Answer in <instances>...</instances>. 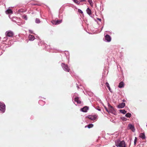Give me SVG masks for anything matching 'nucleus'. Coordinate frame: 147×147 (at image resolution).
Returning <instances> with one entry per match:
<instances>
[{
    "instance_id": "obj_8",
    "label": "nucleus",
    "mask_w": 147,
    "mask_h": 147,
    "mask_svg": "<svg viewBox=\"0 0 147 147\" xmlns=\"http://www.w3.org/2000/svg\"><path fill=\"white\" fill-rule=\"evenodd\" d=\"M89 107L87 106H85L83 108L80 109V111L84 113H86L87 112L88 110Z\"/></svg>"
},
{
    "instance_id": "obj_40",
    "label": "nucleus",
    "mask_w": 147,
    "mask_h": 147,
    "mask_svg": "<svg viewBox=\"0 0 147 147\" xmlns=\"http://www.w3.org/2000/svg\"><path fill=\"white\" fill-rule=\"evenodd\" d=\"M100 9L101 11H103L104 9H103V7L102 5V6H101V5L100 6Z\"/></svg>"
},
{
    "instance_id": "obj_58",
    "label": "nucleus",
    "mask_w": 147,
    "mask_h": 147,
    "mask_svg": "<svg viewBox=\"0 0 147 147\" xmlns=\"http://www.w3.org/2000/svg\"><path fill=\"white\" fill-rule=\"evenodd\" d=\"M3 53L2 51L1 53L0 54V56Z\"/></svg>"
},
{
    "instance_id": "obj_29",
    "label": "nucleus",
    "mask_w": 147,
    "mask_h": 147,
    "mask_svg": "<svg viewBox=\"0 0 147 147\" xmlns=\"http://www.w3.org/2000/svg\"><path fill=\"white\" fill-rule=\"evenodd\" d=\"M62 21V19L60 20H56V22L57 23V24H58L61 23Z\"/></svg>"
},
{
    "instance_id": "obj_50",
    "label": "nucleus",
    "mask_w": 147,
    "mask_h": 147,
    "mask_svg": "<svg viewBox=\"0 0 147 147\" xmlns=\"http://www.w3.org/2000/svg\"><path fill=\"white\" fill-rule=\"evenodd\" d=\"M122 101L123 102H126V100L125 99H123L122 100Z\"/></svg>"
},
{
    "instance_id": "obj_32",
    "label": "nucleus",
    "mask_w": 147,
    "mask_h": 147,
    "mask_svg": "<svg viewBox=\"0 0 147 147\" xmlns=\"http://www.w3.org/2000/svg\"><path fill=\"white\" fill-rule=\"evenodd\" d=\"M73 1L76 3L79 4H80V2L77 0H72Z\"/></svg>"
},
{
    "instance_id": "obj_30",
    "label": "nucleus",
    "mask_w": 147,
    "mask_h": 147,
    "mask_svg": "<svg viewBox=\"0 0 147 147\" xmlns=\"http://www.w3.org/2000/svg\"><path fill=\"white\" fill-rule=\"evenodd\" d=\"M18 13H22L24 12H25V11H23V10L22 9H19L18 10Z\"/></svg>"
},
{
    "instance_id": "obj_3",
    "label": "nucleus",
    "mask_w": 147,
    "mask_h": 147,
    "mask_svg": "<svg viewBox=\"0 0 147 147\" xmlns=\"http://www.w3.org/2000/svg\"><path fill=\"white\" fill-rule=\"evenodd\" d=\"M98 115L97 114L94 115H88L86 117V118L89 119L92 121H94L97 119Z\"/></svg>"
},
{
    "instance_id": "obj_12",
    "label": "nucleus",
    "mask_w": 147,
    "mask_h": 147,
    "mask_svg": "<svg viewBox=\"0 0 147 147\" xmlns=\"http://www.w3.org/2000/svg\"><path fill=\"white\" fill-rule=\"evenodd\" d=\"M5 13L7 14H9L13 13V12L12 10L9 7L8 9L5 11Z\"/></svg>"
},
{
    "instance_id": "obj_39",
    "label": "nucleus",
    "mask_w": 147,
    "mask_h": 147,
    "mask_svg": "<svg viewBox=\"0 0 147 147\" xmlns=\"http://www.w3.org/2000/svg\"><path fill=\"white\" fill-rule=\"evenodd\" d=\"M105 85L106 86L107 88H108L109 87H110L109 85V83L108 82H106L105 83Z\"/></svg>"
},
{
    "instance_id": "obj_37",
    "label": "nucleus",
    "mask_w": 147,
    "mask_h": 147,
    "mask_svg": "<svg viewBox=\"0 0 147 147\" xmlns=\"http://www.w3.org/2000/svg\"><path fill=\"white\" fill-rule=\"evenodd\" d=\"M15 22L19 26H20L22 25V23L21 22H17L16 21H15Z\"/></svg>"
},
{
    "instance_id": "obj_17",
    "label": "nucleus",
    "mask_w": 147,
    "mask_h": 147,
    "mask_svg": "<svg viewBox=\"0 0 147 147\" xmlns=\"http://www.w3.org/2000/svg\"><path fill=\"white\" fill-rule=\"evenodd\" d=\"M86 11L87 13L90 16L92 14V11L89 8V7H88L86 10Z\"/></svg>"
},
{
    "instance_id": "obj_1",
    "label": "nucleus",
    "mask_w": 147,
    "mask_h": 147,
    "mask_svg": "<svg viewBox=\"0 0 147 147\" xmlns=\"http://www.w3.org/2000/svg\"><path fill=\"white\" fill-rule=\"evenodd\" d=\"M115 146L117 147H127L125 142L124 140L121 141L117 140L115 141Z\"/></svg>"
},
{
    "instance_id": "obj_23",
    "label": "nucleus",
    "mask_w": 147,
    "mask_h": 147,
    "mask_svg": "<svg viewBox=\"0 0 147 147\" xmlns=\"http://www.w3.org/2000/svg\"><path fill=\"white\" fill-rule=\"evenodd\" d=\"M35 22V23L36 24H39L40 23V20L39 19L37 18L36 19Z\"/></svg>"
},
{
    "instance_id": "obj_49",
    "label": "nucleus",
    "mask_w": 147,
    "mask_h": 147,
    "mask_svg": "<svg viewBox=\"0 0 147 147\" xmlns=\"http://www.w3.org/2000/svg\"><path fill=\"white\" fill-rule=\"evenodd\" d=\"M39 98H43L44 99H45V98H44V97H42V96H39Z\"/></svg>"
},
{
    "instance_id": "obj_14",
    "label": "nucleus",
    "mask_w": 147,
    "mask_h": 147,
    "mask_svg": "<svg viewBox=\"0 0 147 147\" xmlns=\"http://www.w3.org/2000/svg\"><path fill=\"white\" fill-rule=\"evenodd\" d=\"M29 40L30 41H33L35 39L34 36L32 35L29 34L28 36Z\"/></svg>"
},
{
    "instance_id": "obj_10",
    "label": "nucleus",
    "mask_w": 147,
    "mask_h": 147,
    "mask_svg": "<svg viewBox=\"0 0 147 147\" xmlns=\"http://www.w3.org/2000/svg\"><path fill=\"white\" fill-rule=\"evenodd\" d=\"M109 113H111L115 115H117V112H116L115 109L113 107H112V108L109 109Z\"/></svg>"
},
{
    "instance_id": "obj_42",
    "label": "nucleus",
    "mask_w": 147,
    "mask_h": 147,
    "mask_svg": "<svg viewBox=\"0 0 147 147\" xmlns=\"http://www.w3.org/2000/svg\"><path fill=\"white\" fill-rule=\"evenodd\" d=\"M14 19H17V18L16 17H13L12 20V21H13V22H15V20H14Z\"/></svg>"
},
{
    "instance_id": "obj_57",
    "label": "nucleus",
    "mask_w": 147,
    "mask_h": 147,
    "mask_svg": "<svg viewBox=\"0 0 147 147\" xmlns=\"http://www.w3.org/2000/svg\"><path fill=\"white\" fill-rule=\"evenodd\" d=\"M130 142H131V138H130ZM131 144V142H130V144H129V146Z\"/></svg>"
},
{
    "instance_id": "obj_15",
    "label": "nucleus",
    "mask_w": 147,
    "mask_h": 147,
    "mask_svg": "<svg viewBox=\"0 0 147 147\" xmlns=\"http://www.w3.org/2000/svg\"><path fill=\"white\" fill-rule=\"evenodd\" d=\"M139 137L143 140L146 138V136L144 133H141L139 135Z\"/></svg>"
},
{
    "instance_id": "obj_43",
    "label": "nucleus",
    "mask_w": 147,
    "mask_h": 147,
    "mask_svg": "<svg viewBox=\"0 0 147 147\" xmlns=\"http://www.w3.org/2000/svg\"><path fill=\"white\" fill-rule=\"evenodd\" d=\"M108 89H109V90L110 91V92H112V90H111V88H110V87H109L108 88H107Z\"/></svg>"
},
{
    "instance_id": "obj_6",
    "label": "nucleus",
    "mask_w": 147,
    "mask_h": 147,
    "mask_svg": "<svg viewBox=\"0 0 147 147\" xmlns=\"http://www.w3.org/2000/svg\"><path fill=\"white\" fill-rule=\"evenodd\" d=\"M5 34L6 36L12 37L14 35V33L11 30H8L6 32Z\"/></svg>"
},
{
    "instance_id": "obj_18",
    "label": "nucleus",
    "mask_w": 147,
    "mask_h": 147,
    "mask_svg": "<svg viewBox=\"0 0 147 147\" xmlns=\"http://www.w3.org/2000/svg\"><path fill=\"white\" fill-rule=\"evenodd\" d=\"M124 86V83L123 82H120L119 84L118 87L119 88H123Z\"/></svg>"
},
{
    "instance_id": "obj_11",
    "label": "nucleus",
    "mask_w": 147,
    "mask_h": 147,
    "mask_svg": "<svg viewBox=\"0 0 147 147\" xmlns=\"http://www.w3.org/2000/svg\"><path fill=\"white\" fill-rule=\"evenodd\" d=\"M125 106V104L124 102H121L119 104L117 107L118 109H122Z\"/></svg>"
},
{
    "instance_id": "obj_13",
    "label": "nucleus",
    "mask_w": 147,
    "mask_h": 147,
    "mask_svg": "<svg viewBox=\"0 0 147 147\" xmlns=\"http://www.w3.org/2000/svg\"><path fill=\"white\" fill-rule=\"evenodd\" d=\"M75 101L76 102L77 104H80L81 103V101L79 100V97H76L74 99Z\"/></svg>"
},
{
    "instance_id": "obj_56",
    "label": "nucleus",
    "mask_w": 147,
    "mask_h": 147,
    "mask_svg": "<svg viewBox=\"0 0 147 147\" xmlns=\"http://www.w3.org/2000/svg\"><path fill=\"white\" fill-rule=\"evenodd\" d=\"M105 70H104V72L103 73V74H105Z\"/></svg>"
},
{
    "instance_id": "obj_19",
    "label": "nucleus",
    "mask_w": 147,
    "mask_h": 147,
    "mask_svg": "<svg viewBox=\"0 0 147 147\" xmlns=\"http://www.w3.org/2000/svg\"><path fill=\"white\" fill-rule=\"evenodd\" d=\"M93 126H94L93 124L91 123V124H89L87 125L85 127V128L87 127L88 128L90 129V128L93 127Z\"/></svg>"
},
{
    "instance_id": "obj_62",
    "label": "nucleus",
    "mask_w": 147,
    "mask_h": 147,
    "mask_svg": "<svg viewBox=\"0 0 147 147\" xmlns=\"http://www.w3.org/2000/svg\"><path fill=\"white\" fill-rule=\"evenodd\" d=\"M94 20H95V21L96 22V21L95 19L94 18Z\"/></svg>"
},
{
    "instance_id": "obj_27",
    "label": "nucleus",
    "mask_w": 147,
    "mask_h": 147,
    "mask_svg": "<svg viewBox=\"0 0 147 147\" xmlns=\"http://www.w3.org/2000/svg\"><path fill=\"white\" fill-rule=\"evenodd\" d=\"M137 141V138L136 137H135V139L134 141V145L136 146V142Z\"/></svg>"
},
{
    "instance_id": "obj_34",
    "label": "nucleus",
    "mask_w": 147,
    "mask_h": 147,
    "mask_svg": "<svg viewBox=\"0 0 147 147\" xmlns=\"http://www.w3.org/2000/svg\"><path fill=\"white\" fill-rule=\"evenodd\" d=\"M61 13L60 12H59V18H63L62 15H61Z\"/></svg>"
},
{
    "instance_id": "obj_20",
    "label": "nucleus",
    "mask_w": 147,
    "mask_h": 147,
    "mask_svg": "<svg viewBox=\"0 0 147 147\" xmlns=\"http://www.w3.org/2000/svg\"><path fill=\"white\" fill-rule=\"evenodd\" d=\"M39 40V41L38 43V45L39 46H42L43 47H44V46L43 45V44L45 43H44V42L42 41H40V40Z\"/></svg>"
},
{
    "instance_id": "obj_26",
    "label": "nucleus",
    "mask_w": 147,
    "mask_h": 147,
    "mask_svg": "<svg viewBox=\"0 0 147 147\" xmlns=\"http://www.w3.org/2000/svg\"><path fill=\"white\" fill-rule=\"evenodd\" d=\"M120 118L123 121H126L127 120V119L125 117H121Z\"/></svg>"
},
{
    "instance_id": "obj_4",
    "label": "nucleus",
    "mask_w": 147,
    "mask_h": 147,
    "mask_svg": "<svg viewBox=\"0 0 147 147\" xmlns=\"http://www.w3.org/2000/svg\"><path fill=\"white\" fill-rule=\"evenodd\" d=\"M5 111V105L3 102H0V111L3 113Z\"/></svg>"
},
{
    "instance_id": "obj_25",
    "label": "nucleus",
    "mask_w": 147,
    "mask_h": 147,
    "mask_svg": "<svg viewBox=\"0 0 147 147\" xmlns=\"http://www.w3.org/2000/svg\"><path fill=\"white\" fill-rule=\"evenodd\" d=\"M88 2L89 3L90 5L91 6H93V3L92 1V0H88Z\"/></svg>"
},
{
    "instance_id": "obj_47",
    "label": "nucleus",
    "mask_w": 147,
    "mask_h": 147,
    "mask_svg": "<svg viewBox=\"0 0 147 147\" xmlns=\"http://www.w3.org/2000/svg\"><path fill=\"white\" fill-rule=\"evenodd\" d=\"M96 19L98 20H99L100 22H101V19L100 18H97Z\"/></svg>"
},
{
    "instance_id": "obj_31",
    "label": "nucleus",
    "mask_w": 147,
    "mask_h": 147,
    "mask_svg": "<svg viewBox=\"0 0 147 147\" xmlns=\"http://www.w3.org/2000/svg\"><path fill=\"white\" fill-rule=\"evenodd\" d=\"M94 108H95V109H96V110H98V111H100L101 110L100 107L98 106H96V107H95Z\"/></svg>"
},
{
    "instance_id": "obj_59",
    "label": "nucleus",
    "mask_w": 147,
    "mask_h": 147,
    "mask_svg": "<svg viewBox=\"0 0 147 147\" xmlns=\"http://www.w3.org/2000/svg\"><path fill=\"white\" fill-rule=\"evenodd\" d=\"M9 18H11V16L10 15H9Z\"/></svg>"
},
{
    "instance_id": "obj_53",
    "label": "nucleus",
    "mask_w": 147,
    "mask_h": 147,
    "mask_svg": "<svg viewBox=\"0 0 147 147\" xmlns=\"http://www.w3.org/2000/svg\"><path fill=\"white\" fill-rule=\"evenodd\" d=\"M36 38H38V39L39 40H40V39L39 37L38 36H36Z\"/></svg>"
},
{
    "instance_id": "obj_36",
    "label": "nucleus",
    "mask_w": 147,
    "mask_h": 147,
    "mask_svg": "<svg viewBox=\"0 0 147 147\" xmlns=\"http://www.w3.org/2000/svg\"><path fill=\"white\" fill-rule=\"evenodd\" d=\"M7 36L4 37L3 39V42L5 41L8 39Z\"/></svg>"
},
{
    "instance_id": "obj_46",
    "label": "nucleus",
    "mask_w": 147,
    "mask_h": 147,
    "mask_svg": "<svg viewBox=\"0 0 147 147\" xmlns=\"http://www.w3.org/2000/svg\"><path fill=\"white\" fill-rule=\"evenodd\" d=\"M79 1L80 2V3L82 2H86V0H79Z\"/></svg>"
},
{
    "instance_id": "obj_24",
    "label": "nucleus",
    "mask_w": 147,
    "mask_h": 147,
    "mask_svg": "<svg viewBox=\"0 0 147 147\" xmlns=\"http://www.w3.org/2000/svg\"><path fill=\"white\" fill-rule=\"evenodd\" d=\"M22 18L23 19H24L25 20H28L27 16L26 15L24 14L22 16Z\"/></svg>"
},
{
    "instance_id": "obj_9",
    "label": "nucleus",
    "mask_w": 147,
    "mask_h": 147,
    "mask_svg": "<svg viewBox=\"0 0 147 147\" xmlns=\"http://www.w3.org/2000/svg\"><path fill=\"white\" fill-rule=\"evenodd\" d=\"M43 45L44 46V47H45V48L44 49L46 51H49L50 52V50L51 48L50 47V45H48L46 44H44Z\"/></svg>"
},
{
    "instance_id": "obj_55",
    "label": "nucleus",
    "mask_w": 147,
    "mask_h": 147,
    "mask_svg": "<svg viewBox=\"0 0 147 147\" xmlns=\"http://www.w3.org/2000/svg\"><path fill=\"white\" fill-rule=\"evenodd\" d=\"M30 33H33V32L32 31H31V30H29Z\"/></svg>"
},
{
    "instance_id": "obj_60",
    "label": "nucleus",
    "mask_w": 147,
    "mask_h": 147,
    "mask_svg": "<svg viewBox=\"0 0 147 147\" xmlns=\"http://www.w3.org/2000/svg\"><path fill=\"white\" fill-rule=\"evenodd\" d=\"M103 26H102V28H101V30H102V28H103Z\"/></svg>"
},
{
    "instance_id": "obj_38",
    "label": "nucleus",
    "mask_w": 147,
    "mask_h": 147,
    "mask_svg": "<svg viewBox=\"0 0 147 147\" xmlns=\"http://www.w3.org/2000/svg\"><path fill=\"white\" fill-rule=\"evenodd\" d=\"M104 108H105V109L106 111L108 112L109 113V110H108L107 108L105 106H104Z\"/></svg>"
},
{
    "instance_id": "obj_33",
    "label": "nucleus",
    "mask_w": 147,
    "mask_h": 147,
    "mask_svg": "<svg viewBox=\"0 0 147 147\" xmlns=\"http://www.w3.org/2000/svg\"><path fill=\"white\" fill-rule=\"evenodd\" d=\"M66 59L67 60H68V61H69V53H68L67 54V55H66Z\"/></svg>"
},
{
    "instance_id": "obj_48",
    "label": "nucleus",
    "mask_w": 147,
    "mask_h": 147,
    "mask_svg": "<svg viewBox=\"0 0 147 147\" xmlns=\"http://www.w3.org/2000/svg\"><path fill=\"white\" fill-rule=\"evenodd\" d=\"M90 16L92 18H94V15H92Z\"/></svg>"
},
{
    "instance_id": "obj_16",
    "label": "nucleus",
    "mask_w": 147,
    "mask_h": 147,
    "mask_svg": "<svg viewBox=\"0 0 147 147\" xmlns=\"http://www.w3.org/2000/svg\"><path fill=\"white\" fill-rule=\"evenodd\" d=\"M38 103L41 106H43L45 104V102L42 100H40L38 101Z\"/></svg>"
},
{
    "instance_id": "obj_7",
    "label": "nucleus",
    "mask_w": 147,
    "mask_h": 147,
    "mask_svg": "<svg viewBox=\"0 0 147 147\" xmlns=\"http://www.w3.org/2000/svg\"><path fill=\"white\" fill-rule=\"evenodd\" d=\"M127 128L128 129L131 130L133 132H134L135 130L134 125L131 123L128 124Z\"/></svg>"
},
{
    "instance_id": "obj_41",
    "label": "nucleus",
    "mask_w": 147,
    "mask_h": 147,
    "mask_svg": "<svg viewBox=\"0 0 147 147\" xmlns=\"http://www.w3.org/2000/svg\"><path fill=\"white\" fill-rule=\"evenodd\" d=\"M108 107H109V109H110L111 108H112L113 107L112 106L110 105L109 103L108 104Z\"/></svg>"
},
{
    "instance_id": "obj_61",
    "label": "nucleus",
    "mask_w": 147,
    "mask_h": 147,
    "mask_svg": "<svg viewBox=\"0 0 147 147\" xmlns=\"http://www.w3.org/2000/svg\"><path fill=\"white\" fill-rule=\"evenodd\" d=\"M126 108H127V109H129V108L128 107H126Z\"/></svg>"
},
{
    "instance_id": "obj_45",
    "label": "nucleus",
    "mask_w": 147,
    "mask_h": 147,
    "mask_svg": "<svg viewBox=\"0 0 147 147\" xmlns=\"http://www.w3.org/2000/svg\"><path fill=\"white\" fill-rule=\"evenodd\" d=\"M32 5H41L40 4H36V3H34V4H33Z\"/></svg>"
},
{
    "instance_id": "obj_51",
    "label": "nucleus",
    "mask_w": 147,
    "mask_h": 147,
    "mask_svg": "<svg viewBox=\"0 0 147 147\" xmlns=\"http://www.w3.org/2000/svg\"><path fill=\"white\" fill-rule=\"evenodd\" d=\"M76 84V85H77V88L78 89L79 88V86H78V85L77 83Z\"/></svg>"
},
{
    "instance_id": "obj_35",
    "label": "nucleus",
    "mask_w": 147,
    "mask_h": 147,
    "mask_svg": "<svg viewBox=\"0 0 147 147\" xmlns=\"http://www.w3.org/2000/svg\"><path fill=\"white\" fill-rule=\"evenodd\" d=\"M78 11L79 13L81 14H83V11L80 9H78Z\"/></svg>"
},
{
    "instance_id": "obj_21",
    "label": "nucleus",
    "mask_w": 147,
    "mask_h": 147,
    "mask_svg": "<svg viewBox=\"0 0 147 147\" xmlns=\"http://www.w3.org/2000/svg\"><path fill=\"white\" fill-rule=\"evenodd\" d=\"M119 111L120 113L123 114H125L127 113V111H125V109L120 110Z\"/></svg>"
},
{
    "instance_id": "obj_44",
    "label": "nucleus",
    "mask_w": 147,
    "mask_h": 147,
    "mask_svg": "<svg viewBox=\"0 0 147 147\" xmlns=\"http://www.w3.org/2000/svg\"><path fill=\"white\" fill-rule=\"evenodd\" d=\"M104 84H105V83L104 81L101 82V85L102 86H103L104 85Z\"/></svg>"
},
{
    "instance_id": "obj_28",
    "label": "nucleus",
    "mask_w": 147,
    "mask_h": 147,
    "mask_svg": "<svg viewBox=\"0 0 147 147\" xmlns=\"http://www.w3.org/2000/svg\"><path fill=\"white\" fill-rule=\"evenodd\" d=\"M51 23L53 25H57L56 21L53 20L51 21Z\"/></svg>"
},
{
    "instance_id": "obj_5",
    "label": "nucleus",
    "mask_w": 147,
    "mask_h": 147,
    "mask_svg": "<svg viewBox=\"0 0 147 147\" xmlns=\"http://www.w3.org/2000/svg\"><path fill=\"white\" fill-rule=\"evenodd\" d=\"M111 40V36L109 34H107L105 35L104 41L107 42H110Z\"/></svg>"
},
{
    "instance_id": "obj_54",
    "label": "nucleus",
    "mask_w": 147,
    "mask_h": 147,
    "mask_svg": "<svg viewBox=\"0 0 147 147\" xmlns=\"http://www.w3.org/2000/svg\"><path fill=\"white\" fill-rule=\"evenodd\" d=\"M36 10L39 12L40 14V15H41V12L39 10H38L37 9H36Z\"/></svg>"
},
{
    "instance_id": "obj_22",
    "label": "nucleus",
    "mask_w": 147,
    "mask_h": 147,
    "mask_svg": "<svg viewBox=\"0 0 147 147\" xmlns=\"http://www.w3.org/2000/svg\"><path fill=\"white\" fill-rule=\"evenodd\" d=\"M131 113H126L125 115V116L127 118H130L131 117Z\"/></svg>"
},
{
    "instance_id": "obj_2",
    "label": "nucleus",
    "mask_w": 147,
    "mask_h": 147,
    "mask_svg": "<svg viewBox=\"0 0 147 147\" xmlns=\"http://www.w3.org/2000/svg\"><path fill=\"white\" fill-rule=\"evenodd\" d=\"M61 66L63 69L65 71L69 72L70 71V69L69 68L68 65L63 63H61Z\"/></svg>"
},
{
    "instance_id": "obj_52",
    "label": "nucleus",
    "mask_w": 147,
    "mask_h": 147,
    "mask_svg": "<svg viewBox=\"0 0 147 147\" xmlns=\"http://www.w3.org/2000/svg\"><path fill=\"white\" fill-rule=\"evenodd\" d=\"M21 23H22V24H25V21H24L23 22H21Z\"/></svg>"
},
{
    "instance_id": "obj_63",
    "label": "nucleus",
    "mask_w": 147,
    "mask_h": 147,
    "mask_svg": "<svg viewBox=\"0 0 147 147\" xmlns=\"http://www.w3.org/2000/svg\"><path fill=\"white\" fill-rule=\"evenodd\" d=\"M102 105H103V106L104 107V106H105L104 105V104H103V103H102Z\"/></svg>"
},
{
    "instance_id": "obj_64",
    "label": "nucleus",
    "mask_w": 147,
    "mask_h": 147,
    "mask_svg": "<svg viewBox=\"0 0 147 147\" xmlns=\"http://www.w3.org/2000/svg\"><path fill=\"white\" fill-rule=\"evenodd\" d=\"M113 147H115V146H113Z\"/></svg>"
}]
</instances>
